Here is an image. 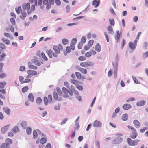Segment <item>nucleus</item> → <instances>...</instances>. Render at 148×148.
<instances>
[{"label":"nucleus","mask_w":148,"mask_h":148,"mask_svg":"<svg viewBox=\"0 0 148 148\" xmlns=\"http://www.w3.org/2000/svg\"><path fill=\"white\" fill-rule=\"evenodd\" d=\"M93 126L96 127H100L102 126V123L100 121L95 120L93 123Z\"/></svg>","instance_id":"nucleus-10"},{"label":"nucleus","mask_w":148,"mask_h":148,"mask_svg":"<svg viewBox=\"0 0 148 148\" xmlns=\"http://www.w3.org/2000/svg\"><path fill=\"white\" fill-rule=\"evenodd\" d=\"M52 101V96L51 95H48V97H44V102L45 105H47L49 103H51Z\"/></svg>","instance_id":"nucleus-6"},{"label":"nucleus","mask_w":148,"mask_h":148,"mask_svg":"<svg viewBox=\"0 0 148 148\" xmlns=\"http://www.w3.org/2000/svg\"><path fill=\"white\" fill-rule=\"evenodd\" d=\"M77 42V39L76 38H73L71 41V43H73L74 44H75Z\"/></svg>","instance_id":"nucleus-64"},{"label":"nucleus","mask_w":148,"mask_h":148,"mask_svg":"<svg viewBox=\"0 0 148 148\" xmlns=\"http://www.w3.org/2000/svg\"><path fill=\"white\" fill-rule=\"evenodd\" d=\"M133 123L135 126L136 128H139L141 126V124L139 121L137 120H134Z\"/></svg>","instance_id":"nucleus-13"},{"label":"nucleus","mask_w":148,"mask_h":148,"mask_svg":"<svg viewBox=\"0 0 148 148\" xmlns=\"http://www.w3.org/2000/svg\"><path fill=\"white\" fill-rule=\"evenodd\" d=\"M10 126V124H8L7 125L3 127L1 129V132L3 134H4L8 130L9 126Z\"/></svg>","instance_id":"nucleus-16"},{"label":"nucleus","mask_w":148,"mask_h":148,"mask_svg":"<svg viewBox=\"0 0 148 148\" xmlns=\"http://www.w3.org/2000/svg\"><path fill=\"white\" fill-rule=\"evenodd\" d=\"M141 33V31H140L138 32V33L137 37L135 40H136L137 41H138V40L139 39Z\"/></svg>","instance_id":"nucleus-56"},{"label":"nucleus","mask_w":148,"mask_h":148,"mask_svg":"<svg viewBox=\"0 0 148 148\" xmlns=\"http://www.w3.org/2000/svg\"><path fill=\"white\" fill-rule=\"evenodd\" d=\"M46 52L50 58H51L53 56L56 57L58 56L57 54L54 53L51 49L47 50Z\"/></svg>","instance_id":"nucleus-9"},{"label":"nucleus","mask_w":148,"mask_h":148,"mask_svg":"<svg viewBox=\"0 0 148 148\" xmlns=\"http://www.w3.org/2000/svg\"><path fill=\"white\" fill-rule=\"evenodd\" d=\"M4 64L2 63H0V72H2L3 71V66Z\"/></svg>","instance_id":"nucleus-53"},{"label":"nucleus","mask_w":148,"mask_h":148,"mask_svg":"<svg viewBox=\"0 0 148 148\" xmlns=\"http://www.w3.org/2000/svg\"><path fill=\"white\" fill-rule=\"evenodd\" d=\"M53 49L56 53H55L57 54H58L60 53V50H63V47L61 44H60L57 46L56 45L53 46Z\"/></svg>","instance_id":"nucleus-5"},{"label":"nucleus","mask_w":148,"mask_h":148,"mask_svg":"<svg viewBox=\"0 0 148 148\" xmlns=\"http://www.w3.org/2000/svg\"><path fill=\"white\" fill-rule=\"evenodd\" d=\"M36 102L37 103L40 104L42 102L41 98L40 97H38L36 99Z\"/></svg>","instance_id":"nucleus-43"},{"label":"nucleus","mask_w":148,"mask_h":148,"mask_svg":"<svg viewBox=\"0 0 148 148\" xmlns=\"http://www.w3.org/2000/svg\"><path fill=\"white\" fill-rule=\"evenodd\" d=\"M53 95L54 98L55 100H57L58 99V96L57 93H54Z\"/></svg>","instance_id":"nucleus-61"},{"label":"nucleus","mask_w":148,"mask_h":148,"mask_svg":"<svg viewBox=\"0 0 148 148\" xmlns=\"http://www.w3.org/2000/svg\"><path fill=\"white\" fill-rule=\"evenodd\" d=\"M135 100V99L134 97H132L129 99H128L126 100L127 102H129L130 101H132Z\"/></svg>","instance_id":"nucleus-55"},{"label":"nucleus","mask_w":148,"mask_h":148,"mask_svg":"<svg viewBox=\"0 0 148 148\" xmlns=\"http://www.w3.org/2000/svg\"><path fill=\"white\" fill-rule=\"evenodd\" d=\"M6 56V54L4 53H3L2 55H0V61H3L4 60V58Z\"/></svg>","instance_id":"nucleus-41"},{"label":"nucleus","mask_w":148,"mask_h":148,"mask_svg":"<svg viewBox=\"0 0 148 148\" xmlns=\"http://www.w3.org/2000/svg\"><path fill=\"white\" fill-rule=\"evenodd\" d=\"M127 141L128 144L131 146H134L138 144V143L139 142L140 140L138 139H136L134 140H132L130 138H128Z\"/></svg>","instance_id":"nucleus-4"},{"label":"nucleus","mask_w":148,"mask_h":148,"mask_svg":"<svg viewBox=\"0 0 148 148\" xmlns=\"http://www.w3.org/2000/svg\"><path fill=\"white\" fill-rule=\"evenodd\" d=\"M30 62L29 63V69L35 70L37 69V67L36 66L30 64Z\"/></svg>","instance_id":"nucleus-30"},{"label":"nucleus","mask_w":148,"mask_h":148,"mask_svg":"<svg viewBox=\"0 0 148 148\" xmlns=\"http://www.w3.org/2000/svg\"><path fill=\"white\" fill-rule=\"evenodd\" d=\"M71 82L73 84H74L76 86H77L78 84V81L74 79H71Z\"/></svg>","instance_id":"nucleus-31"},{"label":"nucleus","mask_w":148,"mask_h":148,"mask_svg":"<svg viewBox=\"0 0 148 148\" xmlns=\"http://www.w3.org/2000/svg\"><path fill=\"white\" fill-rule=\"evenodd\" d=\"M94 42V40H90L88 42V45L90 46V47L91 46L93 45Z\"/></svg>","instance_id":"nucleus-54"},{"label":"nucleus","mask_w":148,"mask_h":148,"mask_svg":"<svg viewBox=\"0 0 148 148\" xmlns=\"http://www.w3.org/2000/svg\"><path fill=\"white\" fill-rule=\"evenodd\" d=\"M109 23L110 24V25H111L114 26L115 25V23L113 19H109Z\"/></svg>","instance_id":"nucleus-29"},{"label":"nucleus","mask_w":148,"mask_h":148,"mask_svg":"<svg viewBox=\"0 0 148 148\" xmlns=\"http://www.w3.org/2000/svg\"><path fill=\"white\" fill-rule=\"evenodd\" d=\"M83 46V43L81 42L79 43L78 44V48L79 49H82Z\"/></svg>","instance_id":"nucleus-59"},{"label":"nucleus","mask_w":148,"mask_h":148,"mask_svg":"<svg viewBox=\"0 0 148 148\" xmlns=\"http://www.w3.org/2000/svg\"><path fill=\"white\" fill-rule=\"evenodd\" d=\"M22 7L23 10H27V13L28 14L31 13L32 12L34 11L35 9L34 5H32L30 7V4L29 3H28L26 4H23Z\"/></svg>","instance_id":"nucleus-1"},{"label":"nucleus","mask_w":148,"mask_h":148,"mask_svg":"<svg viewBox=\"0 0 148 148\" xmlns=\"http://www.w3.org/2000/svg\"><path fill=\"white\" fill-rule=\"evenodd\" d=\"M121 34L120 33V32L119 30L116 31V34L115 35V38L116 40H117V42H119L120 40V38L121 36Z\"/></svg>","instance_id":"nucleus-12"},{"label":"nucleus","mask_w":148,"mask_h":148,"mask_svg":"<svg viewBox=\"0 0 148 148\" xmlns=\"http://www.w3.org/2000/svg\"><path fill=\"white\" fill-rule=\"evenodd\" d=\"M33 134V138H34L35 139L37 138L38 136V134L36 130L34 131Z\"/></svg>","instance_id":"nucleus-45"},{"label":"nucleus","mask_w":148,"mask_h":148,"mask_svg":"<svg viewBox=\"0 0 148 148\" xmlns=\"http://www.w3.org/2000/svg\"><path fill=\"white\" fill-rule=\"evenodd\" d=\"M132 78L134 81L135 83L137 84H140V82L135 76H132Z\"/></svg>","instance_id":"nucleus-37"},{"label":"nucleus","mask_w":148,"mask_h":148,"mask_svg":"<svg viewBox=\"0 0 148 148\" xmlns=\"http://www.w3.org/2000/svg\"><path fill=\"white\" fill-rule=\"evenodd\" d=\"M15 10L17 14H19L20 13V11L21 10V7L19 6L18 8H16Z\"/></svg>","instance_id":"nucleus-34"},{"label":"nucleus","mask_w":148,"mask_h":148,"mask_svg":"<svg viewBox=\"0 0 148 148\" xmlns=\"http://www.w3.org/2000/svg\"><path fill=\"white\" fill-rule=\"evenodd\" d=\"M127 127L129 129L131 130L132 131L130 134V137L133 139L136 138L138 135L136 130L134 127L130 125H128Z\"/></svg>","instance_id":"nucleus-3"},{"label":"nucleus","mask_w":148,"mask_h":148,"mask_svg":"<svg viewBox=\"0 0 148 148\" xmlns=\"http://www.w3.org/2000/svg\"><path fill=\"white\" fill-rule=\"evenodd\" d=\"M101 47L99 44V43H97L95 47V51L98 52H99L101 51Z\"/></svg>","instance_id":"nucleus-17"},{"label":"nucleus","mask_w":148,"mask_h":148,"mask_svg":"<svg viewBox=\"0 0 148 148\" xmlns=\"http://www.w3.org/2000/svg\"><path fill=\"white\" fill-rule=\"evenodd\" d=\"M27 72L29 75L34 76L36 75L37 74V72L34 70H29L27 71Z\"/></svg>","instance_id":"nucleus-14"},{"label":"nucleus","mask_w":148,"mask_h":148,"mask_svg":"<svg viewBox=\"0 0 148 148\" xmlns=\"http://www.w3.org/2000/svg\"><path fill=\"white\" fill-rule=\"evenodd\" d=\"M4 111L8 115L10 114V109L7 107H4L3 108Z\"/></svg>","instance_id":"nucleus-24"},{"label":"nucleus","mask_w":148,"mask_h":148,"mask_svg":"<svg viewBox=\"0 0 148 148\" xmlns=\"http://www.w3.org/2000/svg\"><path fill=\"white\" fill-rule=\"evenodd\" d=\"M107 29L108 32V33L110 34H112L113 32V28L111 25H109L107 27Z\"/></svg>","instance_id":"nucleus-19"},{"label":"nucleus","mask_w":148,"mask_h":148,"mask_svg":"<svg viewBox=\"0 0 148 148\" xmlns=\"http://www.w3.org/2000/svg\"><path fill=\"white\" fill-rule=\"evenodd\" d=\"M145 103V101L144 100L139 101L137 103V105L138 106H140L144 105Z\"/></svg>","instance_id":"nucleus-21"},{"label":"nucleus","mask_w":148,"mask_h":148,"mask_svg":"<svg viewBox=\"0 0 148 148\" xmlns=\"http://www.w3.org/2000/svg\"><path fill=\"white\" fill-rule=\"evenodd\" d=\"M8 145L6 143H4L1 144L0 146L1 148H7L8 147Z\"/></svg>","instance_id":"nucleus-42"},{"label":"nucleus","mask_w":148,"mask_h":148,"mask_svg":"<svg viewBox=\"0 0 148 148\" xmlns=\"http://www.w3.org/2000/svg\"><path fill=\"white\" fill-rule=\"evenodd\" d=\"M0 48L3 49H6V46L4 44L0 43Z\"/></svg>","instance_id":"nucleus-57"},{"label":"nucleus","mask_w":148,"mask_h":148,"mask_svg":"<svg viewBox=\"0 0 148 148\" xmlns=\"http://www.w3.org/2000/svg\"><path fill=\"white\" fill-rule=\"evenodd\" d=\"M26 131L27 134H30L32 132V129L30 127H27L26 128Z\"/></svg>","instance_id":"nucleus-27"},{"label":"nucleus","mask_w":148,"mask_h":148,"mask_svg":"<svg viewBox=\"0 0 148 148\" xmlns=\"http://www.w3.org/2000/svg\"><path fill=\"white\" fill-rule=\"evenodd\" d=\"M86 37L83 36L81 38V42L82 43H84L86 42Z\"/></svg>","instance_id":"nucleus-48"},{"label":"nucleus","mask_w":148,"mask_h":148,"mask_svg":"<svg viewBox=\"0 0 148 148\" xmlns=\"http://www.w3.org/2000/svg\"><path fill=\"white\" fill-rule=\"evenodd\" d=\"M132 107L131 105L129 104L126 103L124 104L122 106L123 109L125 110H128Z\"/></svg>","instance_id":"nucleus-15"},{"label":"nucleus","mask_w":148,"mask_h":148,"mask_svg":"<svg viewBox=\"0 0 148 148\" xmlns=\"http://www.w3.org/2000/svg\"><path fill=\"white\" fill-rule=\"evenodd\" d=\"M28 98L29 100L32 102L34 100V97L32 93H30L28 95Z\"/></svg>","instance_id":"nucleus-20"},{"label":"nucleus","mask_w":148,"mask_h":148,"mask_svg":"<svg viewBox=\"0 0 148 148\" xmlns=\"http://www.w3.org/2000/svg\"><path fill=\"white\" fill-rule=\"evenodd\" d=\"M27 125L26 122L25 121H23L21 123V125L22 127L24 128H25L27 126Z\"/></svg>","instance_id":"nucleus-49"},{"label":"nucleus","mask_w":148,"mask_h":148,"mask_svg":"<svg viewBox=\"0 0 148 148\" xmlns=\"http://www.w3.org/2000/svg\"><path fill=\"white\" fill-rule=\"evenodd\" d=\"M57 94H58L60 96L62 95V93L61 90L59 88H57L56 89Z\"/></svg>","instance_id":"nucleus-47"},{"label":"nucleus","mask_w":148,"mask_h":148,"mask_svg":"<svg viewBox=\"0 0 148 148\" xmlns=\"http://www.w3.org/2000/svg\"><path fill=\"white\" fill-rule=\"evenodd\" d=\"M98 0H94L93 1L92 5L95 7L96 8L98 6L100 3V0L97 1Z\"/></svg>","instance_id":"nucleus-18"},{"label":"nucleus","mask_w":148,"mask_h":148,"mask_svg":"<svg viewBox=\"0 0 148 148\" xmlns=\"http://www.w3.org/2000/svg\"><path fill=\"white\" fill-rule=\"evenodd\" d=\"M29 88L27 86H26L23 87L22 88V92L23 93H25L28 90Z\"/></svg>","instance_id":"nucleus-28"},{"label":"nucleus","mask_w":148,"mask_h":148,"mask_svg":"<svg viewBox=\"0 0 148 148\" xmlns=\"http://www.w3.org/2000/svg\"><path fill=\"white\" fill-rule=\"evenodd\" d=\"M68 43V40L65 38L63 39L62 41V43L64 45H67Z\"/></svg>","instance_id":"nucleus-39"},{"label":"nucleus","mask_w":148,"mask_h":148,"mask_svg":"<svg viewBox=\"0 0 148 148\" xmlns=\"http://www.w3.org/2000/svg\"><path fill=\"white\" fill-rule=\"evenodd\" d=\"M5 141L6 142V144L7 145L11 144L12 143V139L9 138H7L5 140Z\"/></svg>","instance_id":"nucleus-33"},{"label":"nucleus","mask_w":148,"mask_h":148,"mask_svg":"<svg viewBox=\"0 0 148 148\" xmlns=\"http://www.w3.org/2000/svg\"><path fill=\"white\" fill-rule=\"evenodd\" d=\"M31 81V80L27 78V79H25L23 82V83H29Z\"/></svg>","instance_id":"nucleus-60"},{"label":"nucleus","mask_w":148,"mask_h":148,"mask_svg":"<svg viewBox=\"0 0 148 148\" xmlns=\"http://www.w3.org/2000/svg\"><path fill=\"white\" fill-rule=\"evenodd\" d=\"M92 55V53L91 51H89L85 53V56L86 57L89 58L91 57Z\"/></svg>","instance_id":"nucleus-32"},{"label":"nucleus","mask_w":148,"mask_h":148,"mask_svg":"<svg viewBox=\"0 0 148 148\" xmlns=\"http://www.w3.org/2000/svg\"><path fill=\"white\" fill-rule=\"evenodd\" d=\"M71 49L69 46H67L66 48V53L64 52V53L65 55H66L67 53H69L70 52Z\"/></svg>","instance_id":"nucleus-46"},{"label":"nucleus","mask_w":148,"mask_h":148,"mask_svg":"<svg viewBox=\"0 0 148 148\" xmlns=\"http://www.w3.org/2000/svg\"><path fill=\"white\" fill-rule=\"evenodd\" d=\"M62 90L64 94V97L66 98L68 97L69 95L68 94L69 92V91L66 88L63 87L62 88Z\"/></svg>","instance_id":"nucleus-11"},{"label":"nucleus","mask_w":148,"mask_h":148,"mask_svg":"<svg viewBox=\"0 0 148 148\" xmlns=\"http://www.w3.org/2000/svg\"><path fill=\"white\" fill-rule=\"evenodd\" d=\"M137 41L134 40L133 42H131L129 43V46L131 50H134L135 49L137 45Z\"/></svg>","instance_id":"nucleus-7"},{"label":"nucleus","mask_w":148,"mask_h":148,"mask_svg":"<svg viewBox=\"0 0 148 148\" xmlns=\"http://www.w3.org/2000/svg\"><path fill=\"white\" fill-rule=\"evenodd\" d=\"M7 76V75L3 73H0V78L1 79L5 78Z\"/></svg>","instance_id":"nucleus-26"},{"label":"nucleus","mask_w":148,"mask_h":148,"mask_svg":"<svg viewBox=\"0 0 148 148\" xmlns=\"http://www.w3.org/2000/svg\"><path fill=\"white\" fill-rule=\"evenodd\" d=\"M80 66L86 68L90 66H93V63L90 62H83L80 64Z\"/></svg>","instance_id":"nucleus-8"},{"label":"nucleus","mask_w":148,"mask_h":148,"mask_svg":"<svg viewBox=\"0 0 148 148\" xmlns=\"http://www.w3.org/2000/svg\"><path fill=\"white\" fill-rule=\"evenodd\" d=\"M3 41L6 44L8 45L10 44V41L9 40L5 39V38H2Z\"/></svg>","instance_id":"nucleus-52"},{"label":"nucleus","mask_w":148,"mask_h":148,"mask_svg":"<svg viewBox=\"0 0 148 148\" xmlns=\"http://www.w3.org/2000/svg\"><path fill=\"white\" fill-rule=\"evenodd\" d=\"M47 141L46 138H42L40 139V142L42 144H44Z\"/></svg>","instance_id":"nucleus-44"},{"label":"nucleus","mask_w":148,"mask_h":148,"mask_svg":"<svg viewBox=\"0 0 148 148\" xmlns=\"http://www.w3.org/2000/svg\"><path fill=\"white\" fill-rule=\"evenodd\" d=\"M113 66L114 67L115 69L117 70L118 63L117 62H113L112 63Z\"/></svg>","instance_id":"nucleus-50"},{"label":"nucleus","mask_w":148,"mask_h":148,"mask_svg":"<svg viewBox=\"0 0 148 148\" xmlns=\"http://www.w3.org/2000/svg\"><path fill=\"white\" fill-rule=\"evenodd\" d=\"M90 46H89L88 45H86L84 46V50H88L90 49Z\"/></svg>","instance_id":"nucleus-63"},{"label":"nucleus","mask_w":148,"mask_h":148,"mask_svg":"<svg viewBox=\"0 0 148 148\" xmlns=\"http://www.w3.org/2000/svg\"><path fill=\"white\" fill-rule=\"evenodd\" d=\"M12 131L14 133L18 132L19 131V129L18 127L17 126H14L13 128Z\"/></svg>","instance_id":"nucleus-23"},{"label":"nucleus","mask_w":148,"mask_h":148,"mask_svg":"<svg viewBox=\"0 0 148 148\" xmlns=\"http://www.w3.org/2000/svg\"><path fill=\"white\" fill-rule=\"evenodd\" d=\"M75 75L77 78L79 79H80L81 78V74L78 72H76Z\"/></svg>","instance_id":"nucleus-40"},{"label":"nucleus","mask_w":148,"mask_h":148,"mask_svg":"<svg viewBox=\"0 0 148 148\" xmlns=\"http://www.w3.org/2000/svg\"><path fill=\"white\" fill-rule=\"evenodd\" d=\"M68 120V119L67 118H65L61 122L60 124L61 125H62L63 124H64Z\"/></svg>","instance_id":"nucleus-58"},{"label":"nucleus","mask_w":148,"mask_h":148,"mask_svg":"<svg viewBox=\"0 0 148 148\" xmlns=\"http://www.w3.org/2000/svg\"><path fill=\"white\" fill-rule=\"evenodd\" d=\"M41 56L43 58V59L45 61H47L48 60V59L47 57L46 56L45 54L44 53V52H42L41 53Z\"/></svg>","instance_id":"nucleus-35"},{"label":"nucleus","mask_w":148,"mask_h":148,"mask_svg":"<svg viewBox=\"0 0 148 148\" xmlns=\"http://www.w3.org/2000/svg\"><path fill=\"white\" fill-rule=\"evenodd\" d=\"M10 22L13 25H15L16 24V22L14 18H12L10 19Z\"/></svg>","instance_id":"nucleus-51"},{"label":"nucleus","mask_w":148,"mask_h":148,"mask_svg":"<svg viewBox=\"0 0 148 148\" xmlns=\"http://www.w3.org/2000/svg\"><path fill=\"white\" fill-rule=\"evenodd\" d=\"M6 84V82H0V88H3Z\"/></svg>","instance_id":"nucleus-36"},{"label":"nucleus","mask_w":148,"mask_h":148,"mask_svg":"<svg viewBox=\"0 0 148 148\" xmlns=\"http://www.w3.org/2000/svg\"><path fill=\"white\" fill-rule=\"evenodd\" d=\"M78 59L80 61H83L86 60V58L85 56H80L78 58Z\"/></svg>","instance_id":"nucleus-38"},{"label":"nucleus","mask_w":148,"mask_h":148,"mask_svg":"<svg viewBox=\"0 0 148 148\" xmlns=\"http://www.w3.org/2000/svg\"><path fill=\"white\" fill-rule=\"evenodd\" d=\"M117 70L115 69L114 72V78H116L117 76Z\"/></svg>","instance_id":"nucleus-62"},{"label":"nucleus","mask_w":148,"mask_h":148,"mask_svg":"<svg viewBox=\"0 0 148 148\" xmlns=\"http://www.w3.org/2000/svg\"><path fill=\"white\" fill-rule=\"evenodd\" d=\"M128 119V115L127 114H124L122 116V119L123 121H126Z\"/></svg>","instance_id":"nucleus-25"},{"label":"nucleus","mask_w":148,"mask_h":148,"mask_svg":"<svg viewBox=\"0 0 148 148\" xmlns=\"http://www.w3.org/2000/svg\"><path fill=\"white\" fill-rule=\"evenodd\" d=\"M122 134H118L116 135V137L115 138L114 140L112 141V143L113 144H119L121 143L123 139L122 137Z\"/></svg>","instance_id":"nucleus-2"},{"label":"nucleus","mask_w":148,"mask_h":148,"mask_svg":"<svg viewBox=\"0 0 148 148\" xmlns=\"http://www.w3.org/2000/svg\"><path fill=\"white\" fill-rule=\"evenodd\" d=\"M79 69L80 71L83 74H86L87 73L86 69L84 68L80 67Z\"/></svg>","instance_id":"nucleus-22"}]
</instances>
